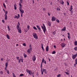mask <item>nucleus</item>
Segmentation results:
<instances>
[{
	"label": "nucleus",
	"instance_id": "54",
	"mask_svg": "<svg viewBox=\"0 0 77 77\" xmlns=\"http://www.w3.org/2000/svg\"><path fill=\"white\" fill-rule=\"evenodd\" d=\"M2 21L3 22V23H5V21L4 20H2Z\"/></svg>",
	"mask_w": 77,
	"mask_h": 77
},
{
	"label": "nucleus",
	"instance_id": "48",
	"mask_svg": "<svg viewBox=\"0 0 77 77\" xmlns=\"http://www.w3.org/2000/svg\"><path fill=\"white\" fill-rule=\"evenodd\" d=\"M7 72L8 74H9V70L7 71Z\"/></svg>",
	"mask_w": 77,
	"mask_h": 77
},
{
	"label": "nucleus",
	"instance_id": "61",
	"mask_svg": "<svg viewBox=\"0 0 77 77\" xmlns=\"http://www.w3.org/2000/svg\"><path fill=\"white\" fill-rule=\"evenodd\" d=\"M18 24H19V25L17 26H20V23L19 22H18Z\"/></svg>",
	"mask_w": 77,
	"mask_h": 77
},
{
	"label": "nucleus",
	"instance_id": "23",
	"mask_svg": "<svg viewBox=\"0 0 77 77\" xmlns=\"http://www.w3.org/2000/svg\"><path fill=\"white\" fill-rule=\"evenodd\" d=\"M8 18V17L7 16V15H5V19L6 20H7V18Z\"/></svg>",
	"mask_w": 77,
	"mask_h": 77
},
{
	"label": "nucleus",
	"instance_id": "56",
	"mask_svg": "<svg viewBox=\"0 0 77 77\" xmlns=\"http://www.w3.org/2000/svg\"><path fill=\"white\" fill-rule=\"evenodd\" d=\"M27 28H28V29H29V25H28L27 26Z\"/></svg>",
	"mask_w": 77,
	"mask_h": 77
},
{
	"label": "nucleus",
	"instance_id": "14",
	"mask_svg": "<svg viewBox=\"0 0 77 77\" xmlns=\"http://www.w3.org/2000/svg\"><path fill=\"white\" fill-rule=\"evenodd\" d=\"M47 24L49 26H51V22H48Z\"/></svg>",
	"mask_w": 77,
	"mask_h": 77
},
{
	"label": "nucleus",
	"instance_id": "13",
	"mask_svg": "<svg viewBox=\"0 0 77 77\" xmlns=\"http://www.w3.org/2000/svg\"><path fill=\"white\" fill-rule=\"evenodd\" d=\"M72 10V5H71L70 7V8L69 9V11H71Z\"/></svg>",
	"mask_w": 77,
	"mask_h": 77
},
{
	"label": "nucleus",
	"instance_id": "10",
	"mask_svg": "<svg viewBox=\"0 0 77 77\" xmlns=\"http://www.w3.org/2000/svg\"><path fill=\"white\" fill-rule=\"evenodd\" d=\"M36 27L37 28V29H38L39 31H40V32L41 31V28H40V27H39V26L38 25H36Z\"/></svg>",
	"mask_w": 77,
	"mask_h": 77
},
{
	"label": "nucleus",
	"instance_id": "22",
	"mask_svg": "<svg viewBox=\"0 0 77 77\" xmlns=\"http://www.w3.org/2000/svg\"><path fill=\"white\" fill-rule=\"evenodd\" d=\"M23 56L25 58H26V57H27V55L26 54H24Z\"/></svg>",
	"mask_w": 77,
	"mask_h": 77
},
{
	"label": "nucleus",
	"instance_id": "15",
	"mask_svg": "<svg viewBox=\"0 0 77 77\" xmlns=\"http://www.w3.org/2000/svg\"><path fill=\"white\" fill-rule=\"evenodd\" d=\"M46 50L47 51H48V46H47L46 48Z\"/></svg>",
	"mask_w": 77,
	"mask_h": 77
},
{
	"label": "nucleus",
	"instance_id": "1",
	"mask_svg": "<svg viewBox=\"0 0 77 77\" xmlns=\"http://www.w3.org/2000/svg\"><path fill=\"white\" fill-rule=\"evenodd\" d=\"M43 27L42 26H41V27L42 29H43V32L45 33V32H46V27H45V26L44 24H43Z\"/></svg>",
	"mask_w": 77,
	"mask_h": 77
},
{
	"label": "nucleus",
	"instance_id": "16",
	"mask_svg": "<svg viewBox=\"0 0 77 77\" xmlns=\"http://www.w3.org/2000/svg\"><path fill=\"white\" fill-rule=\"evenodd\" d=\"M14 9L16 10V9H17V5H15V4L14 5Z\"/></svg>",
	"mask_w": 77,
	"mask_h": 77
},
{
	"label": "nucleus",
	"instance_id": "3",
	"mask_svg": "<svg viewBox=\"0 0 77 77\" xmlns=\"http://www.w3.org/2000/svg\"><path fill=\"white\" fill-rule=\"evenodd\" d=\"M32 35L34 38H35V39H38V36H37V35H36V34L35 32H34L33 33Z\"/></svg>",
	"mask_w": 77,
	"mask_h": 77
},
{
	"label": "nucleus",
	"instance_id": "40",
	"mask_svg": "<svg viewBox=\"0 0 77 77\" xmlns=\"http://www.w3.org/2000/svg\"><path fill=\"white\" fill-rule=\"evenodd\" d=\"M56 21H57V22L58 23H59V20L57 19V20H56Z\"/></svg>",
	"mask_w": 77,
	"mask_h": 77
},
{
	"label": "nucleus",
	"instance_id": "25",
	"mask_svg": "<svg viewBox=\"0 0 77 77\" xmlns=\"http://www.w3.org/2000/svg\"><path fill=\"white\" fill-rule=\"evenodd\" d=\"M27 53H28L29 54L30 53V52H31V51L29 50V49L27 51Z\"/></svg>",
	"mask_w": 77,
	"mask_h": 77
},
{
	"label": "nucleus",
	"instance_id": "31",
	"mask_svg": "<svg viewBox=\"0 0 77 77\" xmlns=\"http://www.w3.org/2000/svg\"><path fill=\"white\" fill-rule=\"evenodd\" d=\"M56 53V51H54L52 53V54H54Z\"/></svg>",
	"mask_w": 77,
	"mask_h": 77
},
{
	"label": "nucleus",
	"instance_id": "43",
	"mask_svg": "<svg viewBox=\"0 0 77 77\" xmlns=\"http://www.w3.org/2000/svg\"><path fill=\"white\" fill-rule=\"evenodd\" d=\"M3 5L4 6L5 8H6V5L5 4V3L3 4Z\"/></svg>",
	"mask_w": 77,
	"mask_h": 77
},
{
	"label": "nucleus",
	"instance_id": "19",
	"mask_svg": "<svg viewBox=\"0 0 77 77\" xmlns=\"http://www.w3.org/2000/svg\"><path fill=\"white\" fill-rule=\"evenodd\" d=\"M19 5L20 7L19 9H20V8H22V6L21 5V3L19 4Z\"/></svg>",
	"mask_w": 77,
	"mask_h": 77
},
{
	"label": "nucleus",
	"instance_id": "32",
	"mask_svg": "<svg viewBox=\"0 0 77 77\" xmlns=\"http://www.w3.org/2000/svg\"><path fill=\"white\" fill-rule=\"evenodd\" d=\"M57 11H60V8H57Z\"/></svg>",
	"mask_w": 77,
	"mask_h": 77
},
{
	"label": "nucleus",
	"instance_id": "46",
	"mask_svg": "<svg viewBox=\"0 0 77 77\" xmlns=\"http://www.w3.org/2000/svg\"><path fill=\"white\" fill-rule=\"evenodd\" d=\"M68 38L69 39H70V35L68 36Z\"/></svg>",
	"mask_w": 77,
	"mask_h": 77
},
{
	"label": "nucleus",
	"instance_id": "5",
	"mask_svg": "<svg viewBox=\"0 0 77 77\" xmlns=\"http://www.w3.org/2000/svg\"><path fill=\"white\" fill-rule=\"evenodd\" d=\"M60 45H61L62 48H63L66 45V44L64 43H62Z\"/></svg>",
	"mask_w": 77,
	"mask_h": 77
},
{
	"label": "nucleus",
	"instance_id": "12",
	"mask_svg": "<svg viewBox=\"0 0 77 77\" xmlns=\"http://www.w3.org/2000/svg\"><path fill=\"white\" fill-rule=\"evenodd\" d=\"M66 30V27H64L63 29H61L62 31H65Z\"/></svg>",
	"mask_w": 77,
	"mask_h": 77
},
{
	"label": "nucleus",
	"instance_id": "11",
	"mask_svg": "<svg viewBox=\"0 0 77 77\" xmlns=\"http://www.w3.org/2000/svg\"><path fill=\"white\" fill-rule=\"evenodd\" d=\"M60 3L61 4H62V5H63V4H64V2H63V0H60Z\"/></svg>",
	"mask_w": 77,
	"mask_h": 77
},
{
	"label": "nucleus",
	"instance_id": "33",
	"mask_svg": "<svg viewBox=\"0 0 77 77\" xmlns=\"http://www.w3.org/2000/svg\"><path fill=\"white\" fill-rule=\"evenodd\" d=\"M17 19L19 18H20V15L18 14H17Z\"/></svg>",
	"mask_w": 77,
	"mask_h": 77
},
{
	"label": "nucleus",
	"instance_id": "30",
	"mask_svg": "<svg viewBox=\"0 0 77 77\" xmlns=\"http://www.w3.org/2000/svg\"><path fill=\"white\" fill-rule=\"evenodd\" d=\"M8 11H6L5 13V15H7V14H8Z\"/></svg>",
	"mask_w": 77,
	"mask_h": 77
},
{
	"label": "nucleus",
	"instance_id": "35",
	"mask_svg": "<svg viewBox=\"0 0 77 77\" xmlns=\"http://www.w3.org/2000/svg\"><path fill=\"white\" fill-rule=\"evenodd\" d=\"M57 77H60V74H59L57 75Z\"/></svg>",
	"mask_w": 77,
	"mask_h": 77
},
{
	"label": "nucleus",
	"instance_id": "59",
	"mask_svg": "<svg viewBox=\"0 0 77 77\" xmlns=\"http://www.w3.org/2000/svg\"><path fill=\"white\" fill-rule=\"evenodd\" d=\"M67 34L68 35H69V36H70V34H69V33H67Z\"/></svg>",
	"mask_w": 77,
	"mask_h": 77
},
{
	"label": "nucleus",
	"instance_id": "38",
	"mask_svg": "<svg viewBox=\"0 0 77 77\" xmlns=\"http://www.w3.org/2000/svg\"><path fill=\"white\" fill-rule=\"evenodd\" d=\"M46 9H45V8H43V11H45Z\"/></svg>",
	"mask_w": 77,
	"mask_h": 77
},
{
	"label": "nucleus",
	"instance_id": "28",
	"mask_svg": "<svg viewBox=\"0 0 77 77\" xmlns=\"http://www.w3.org/2000/svg\"><path fill=\"white\" fill-rule=\"evenodd\" d=\"M43 69L42 68L41 69V72H42V74H43V72H42V70Z\"/></svg>",
	"mask_w": 77,
	"mask_h": 77
},
{
	"label": "nucleus",
	"instance_id": "37",
	"mask_svg": "<svg viewBox=\"0 0 77 77\" xmlns=\"http://www.w3.org/2000/svg\"><path fill=\"white\" fill-rule=\"evenodd\" d=\"M23 75H24V74H21L20 75V76H23Z\"/></svg>",
	"mask_w": 77,
	"mask_h": 77
},
{
	"label": "nucleus",
	"instance_id": "4",
	"mask_svg": "<svg viewBox=\"0 0 77 77\" xmlns=\"http://www.w3.org/2000/svg\"><path fill=\"white\" fill-rule=\"evenodd\" d=\"M19 11H20V14H23L24 12V10L22 9V8H19Z\"/></svg>",
	"mask_w": 77,
	"mask_h": 77
},
{
	"label": "nucleus",
	"instance_id": "58",
	"mask_svg": "<svg viewBox=\"0 0 77 77\" xmlns=\"http://www.w3.org/2000/svg\"><path fill=\"white\" fill-rule=\"evenodd\" d=\"M1 74H3V71H1L0 72Z\"/></svg>",
	"mask_w": 77,
	"mask_h": 77
},
{
	"label": "nucleus",
	"instance_id": "60",
	"mask_svg": "<svg viewBox=\"0 0 77 77\" xmlns=\"http://www.w3.org/2000/svg\"><path fill=\"white\" fill-rule=\"evenodd\" d=\"M29 47H30V48H32V46H31V45H29Z\"/></svg>",
	"mask_w": 77,
	"mask_h": 77
},
{
	"label": "nucleus",
	"instance_id": "17",
	"mask_svg": "<svg viewBox=\"0 0 77 77\" xmlns=\"http://www.w3.org/2000/svg\"><path fill=\"white\" fill-rule=\"evenodd\" d=\"M6 36H7V38H8V39H10V38H9V35H8V34H7Z\"/></svg>",
	"mask_w": 77,
	"mask_h": 77
},
{
	"label": "nucleus",
	"instance_id": "41",
	"mask_svg": "<svg viewBox=\"0 0 77 77\" xmlns=\"http://www.w3.org/2000/svg\"><path fill=\"white\" fill-rule=\"evenodd\" d=\"M52 34H53V35H55V34H56V32H53L52 33Z\"/></svg>",
	"mask_w": 77,
	"mask_h": 77
},
{
	"label": "nucleus",
	"instance_id": "47",
	"mask_svg": "<svg viewBox=\"0 0 77 77\" xmlns=\"http://www.w3.org/2000/svg\"><path fill=\"white\" fill-rule=\"evenodd\" d=\"M65 73L66 74H67V75H68L69 74L67 72H65Z\"/></svg>",
	"mask_w": 77,
	"mask_h": 77
},
{
	"label": "nucleus",
	"instance_id": "51",
	"mask_svg": "<svg viewBox=\"0 0 77 77\" xmlns=\"http://www.w3.org/2000/svg\"><path fill=\"white\" fill-rule=\"evenodd\" d=\"M44 72H45V73H46V72H47V70H45V71H44Z\"/></svg>",
	"mask_w": 77,
	"mask_h": 77
},
{
	"label": "nucleus",
	"instance_id": "45",
	"mask_svg": "<svg viewBox=\"0 0 77 77\" xmlns=\"http://www.w3.org/2000/svg\"><path fill=\"white\" fill-rule=\"evenodd\" d=\"M29 71H29L28 69L26 70V72H29Z\"/></svg>",
	"mask_w": 77,
	"mask_h": 77
},
{
	"label": "nucleus",
	"instance_id": "18",
	"mask_svg": "<svg viewBox=\"0 0 77 77\" xmlns=\"http://www.w3.org/2000/svg\"><path fill=\"white\" fill-rule=\"evenodd\" d=\"M8 62H7L5 63V66L6 67H8Z\"/></svg>",
	"mask_w": 77,
	"mask_h": 77
},
{
	"label": "nucleus",
	"instance_id": "50",
	"mask_svg": "<svg viewBox=\"0 0 77 77\" xmlns=\"http://www.w3.org/2000/svg\"><path fill=\"white\" fill-rule=\"evenodd\" d=\"M41 45V48H42V47H43V44H42Z\"/></svg>",
	"mask_w": 77,
	"mask_h": 77
},
{
	"label": "nucleus",
	"instance_id": "2",
	"mask_svg": "<svg viewBox=\"0 0 77 77\" xmlns=\"http://www.w3.org/2000/svg\"><path fill=\"white\" fill-rule=\"evenodd\" d=\"M16 28L17 29H18L19 33H21V29L20 28V26L19 25L17 26Z\"/></svg>",
	"mask_w": 77,
	"mask_h": 77
},
{
	"label": "nucleus",
	"instance_id": "34",
	"mask_svg": "<svg viewBox=\"0 0 77 77\" xmlns=\"http://www.w3.org/2000/svg\"><path fill=\"white\" fill-rule=\"evenodd\" d=\"M32 48H30L28 50H30L31 51H32Z\"/></svg>",
	"mask_w": 77,
	"mask_h": 77
},
{
	"label": "nucleus",
	"instance_id": "44",
	"mask_svg": "<svg viewBox=\"0 0 77 77\" xmlns=\"http://www.w3.org/2000/svg\"><path fill=\"white\" fill-rule=\"evenodd\" d=\"M17 17H18L16 15V16H14V18H17Z\"/></svg>",
	"mask_w": 77,
	"mask_h": 77
},
{
	"label": "nucleus",
	"instance_id": "63",
	"mask_svg": "<svg viewBox=\"0 0 77 77\" xmlns=\"http://www.w3.org/2000/svg\"><path fill=\"white\" fill-rule=\"evenodd\" d=\"M13 76H15V74H14V73H13Z\"/></svg>",
	"mask_w": 77,
	"mask_h": 77
},
{
	"label": "nucleus",
	"instance_id": "7",
	"mask_svg": "<svg viewBox=\"0 0 77 77\" xmlns=\"http://www.w3.org/2000/svg\"><path fill=\"white\" fill-rule=\"evenodd\" d=\"M44 58H43L42 60V62L41 63V69L42 68V63L44 62Z\"/></svg>",
	"mask_w": 77,
	"mask_h": 77
},
{
	"label": "nucleus",
	"instance_id": "20",
	"mask_svg": "<svg viewBox=\"0 0 77 77\" xmlns=\"http://www.w3.org/2000/svg\"><path fill=\"white\" fill-rule=\"evenodd\" d=\"M28 72L29 74H30V75H32V71H31V70L29 71V72Z\"/></svg>",
	"mask_w": 77,
	"mask_h": 77
},
{
	"label": "nucleus",
	"instance_id": "36",
	"mask_svg": "<svg viewBox=\"0 0 77 77\" xmlns=\"http://www.w3.org/2000/svg\"><path fill=\"white\" fill-rule=\"evenodd\" d=\"M23 46H25V47L26 46V45L25 43L23 44Z\"/></svg>",
	"mask_w": 77,
	"mask_h": 77
},
{
	"label": "nucleus",
	"instance_id": "52",
	"mask_svg": "<svg viewBox=\"0 0 77 77\" xmlns=\"http://www.w3.org/2000/svg\"><path fill=\"white\" fill-rule=\"evenodd\" d=\"M42 48L43 49V51H44V47H42Z\"/></svg>",
	"mask_w": 77,
	"mask_h": 77
},
{
	"label": "nucleus",
	"instance_id": "8",
	"mask_svg": "<svg viewBox=\"0 0 77 77\" xmlns=\"http://www.w3.org/2000/svg\"><path fill=\"white\" fill-rule=\"evenodd\" d=\"M56 20V17H54V16H53L52 17L51 21H55Z\"/></svg>",
	"mask_w": 77,
	"mask_h": 77
},
{
	"label": "nucleus",
	"instance_id": "42",
	"mask_svg": "<svg viewBox=\"0 0 77 77\" xmlns=\"http://www.w3.org/2000/svg\"><path fill=\"white\" fill-rule=\"evenodd\" d=\"M20 2L21 3H23V0H20Z\"/></svg>",
	"mask_w": 77,
	"mask_h": 77
},
{
	"label": "nucleus",
	"instance_id": "62",
	"mask_svg": "<svg viewBox=\"0 0 77 77\" xmlns=\"http://www.w3.org/2000/svg\"><path fill=\"white\" fill-rule=\"evenodd\" d=\"M54 48H56V46L55 45L54 46Z\"/></svg>",
	"mask_w": 77,
	"mask_h": 77
},
{
	"label": "nucleus",
	"instance_id": "21",
	"mask_svg": "<svg viewBox=\"0 0 77 77\" xmlns=\"http://www.w3.org/2000/svg\"><path fill=\"white\" fill-rule=\"evenodd\" d=\"M7 27L8 30L9 31H10V30H11V29H10V28H9V26L8 25Z\"/></svg>",
	"mask_w": 77,
	"mask_h": 77
},
{
	"label": "nucleus",
	"instance_id": "27",
	"mask_svg": "<svg viewBox=\"0 0 77 77\" xmlns=\"http://www.w3.org/2000/svg\"><path fill=\"white\" fill-rule=\"evenodd\" d=\"M75 64H77V58L75 60Z\"/></svg>",
	"mask_w": 77,
	"mask_h": 77
},
{
	"label": "nucleus",
	"instance_id": "55",
	"mask_svg": "<svg viewBox=\"0 0 77 77\" xmlns=\"http://www.w3.org/2000/svg\"><path fill=\"white\" fill-rule=\"evenodd\" d=\"M23 13H21V17H23Z\"/></svg>",
	"mask_w": 77,
	"mask_h": 77
},
{
	"label": "nucleus",
	"instance_id": "9",
	"mask_svg": "<svg viewBox=\"0 0 77 77\" xmlns=\"http://www.w3.org/2000/svg\"><path fill=\"white\" fill-rule=\"evenodd\" d=\"M73 56H72V58L73 59H75V58L76 57V56L75 55V54H72Z\"/></svg>",
	"mask_w": 77,
	"mask_h": 77
},
{
	"label": "nucleus",
	"instance_id": "29",
	"mask_svg": "<svg viewBox=\"0 0 77 77\" xmlns=\"http://www.w3.org/2000/svg\"><path fill=\"white\" fill-rule=\"evenodd\" d=\"M74 49L75 50V51H76V50H77V47H75V48H74Z\"/></svg>",
	"mask_w": 77,
	"mask_h": 77
},
{
	"label": "nucleus",
	"instance_id": "57",
	"mask_svg": "<svg viewBox=\"0 0 77 77\" xmlns=\"http://www.w3.org/2000/svg\"><path fill=\"white\" fill-rule=\"evenodd\" d=\"M19 63H20V62H21V60H20L19 59Z\"/></svg>",
	"mask_w": 77,
	"mask_h": 77
},
{
	"label": "nucleus",
	"instance_id": "64",
	"mask_svg": "<svg viewBox=\"0 0 77 77\" xmlns=\"http://www.w3.org/2000/svg\"><path fill=\"white\" fill-rule=\"evenodd\" d=\"M19 57H17V59H19Z\"/></svg>",
	"mask_w": 77,
	"mask_h": 77
},
{
	"label": "nucleus",
	"instance_id": "49",
	"mask_svg": "<svg viewBox=\"0 0 77 77\" xmlns=\"http://www.w3.org/2000/svg\"><path fill=\"white\" fill-rule=\"evenodd\" d=\"M48 16H50V13H48Z\"/></svg>",
	"mask_w": 77,
	"mask_h": 77
},
{
	"label": "nucleus",
	"instance_id": "24",
	"mask_svg": "<svg viewBox=\"0 0 77 77\" xmlns=\"http://www.w3.org/2000/svg\"><path fill=\"white\" fill-rule=\"evenodd\" d=\"M75 45H77V41H75L74 42Z\"/></svg>",
	"mask_w": 77,
	"mask_h": 77
},
{
	"label": "nucleus",
	"instance_id": "6",
	"mask_svg": "<svg viewBox=\"0 0 77 77\" xmlns=\"http://www.w3.org/2000/svg\"><path fill=\"white\" fill-rule=\"evenodd\" d=\"M32 59L33 61L36 60V56L35 55H33L32 57Z\"/></svg>",
	"mask_w": 77,
	"mask_h": 77
},
{
	"label": "nucleus",
	"instance_id": "39",
	"mask_svg": "<svg viewBox=\"0 0 77 77\" xmlns=\"http://www.w3.org/2000/svg\"><path fill=\"white\" fill-rule=\"evenodd\" d=\"M67 3L68 4V5H69V2L68 1H66Z\"/></svg>",
	"mask_w": 77,
	"mask_h": 77
},
{
	"label": "nucleus",
	"instance_id": "53",
	"mask_svg": "<svg viewBox=\"0 0 77 77\" xmlns=\"http://www.w3.org/2000/svg\"><path fill=\"white\" fill-rule=\"evenodd\" d=\"M45 69H43V70H42V72H44Z\"/></svg>",
	"mask_w": 77,
	"mask_h": 77
},
{
	"label": "nucleus",
	"instance_id": "26",
	"mask_svg": "<svg viewBox=\"0 0 77 77\" xmlns=\"http://www.w3.org/2000/svg\"><path fill=\"white\" fill-rule=\"evenodd\" d=\"M33 29H35V30H37V28H36L35 27V26H34L33 27Z\"/></svg>",
	"mask_w": 77,
	"mask_h": 77
}]
</instances>
